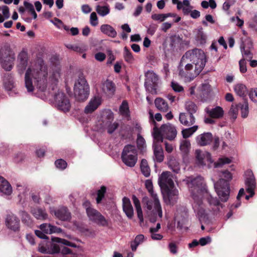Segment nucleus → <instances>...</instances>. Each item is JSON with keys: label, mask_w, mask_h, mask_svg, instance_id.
Instances as JSON below:
<instances>
[{"label": "nucleus", "mask_w": 257, "mask_h": 257, "mask_svg": "<svg viewBox=\"0 0 257 257\" xmlns=\"http://www.w3.org/2000/svg\"><path fill=\"white\" fill-rule=\"evenodd\" d=\"M191 193V196L194 200L193 207L198 215L202 217L206 214L205 210L202 207V199L206 197L212 211L215 213L219 211L221 205L219 201L215 198H213L208 192L204 178L201 176H197L192 178L188 177L184 180Z\"/></svg>", "instance_id": "obj_1"}, {"label": "nucleus", "mask_w": 257, "mask_h": 257, "mask_svg": "<svg viewBox=\"0 0 257 257\" xmlns=\"http://www.w3.org/2000/svg\"><path fill=\"white\" fill-rule=\"evenodd\" d=\"M18 70L20 74L25 73V84L28 92H33L35 84L40 89H43L47 83V65H18Z\"/></svg>", "instance_id": "obj_2"}, {"label": "nucleus", "mask_w": 257, "mask_h": 257, "mask_svg": "<svg viewBox=\"0 0 257 257\" xmlns=\"http://www.w3.org/2000/svg\"><path fill=\"white\" fill-rule=\"evenodd\" d=\"M145 186L152 199L149 200L148 197L143 198L146 213L150 221L154 222L158 218L162 217V207L158 195L153 190L152 182L150 180H146Z\"/></svg>", "instance_id": "obj_3"}, {"label": "nucleus", "mask_w": 257, "mask_h": 257, "mask_svg": "<svg viewBox=\"0 0 257 257\" xmlns=\"http://www.w3.org/2000/svg\"><path fill=\"white\" fill-rule=\"evenodd\" d=\"M219 180L215 182L214 178H212L214 182V189L221 201H226L229 196L230 189L229 181L232 179L231 174L228 171L221 172L219 174Z\"/></svg>", "instance_id": "obj_4"}, {"label": "nucleus", "mask_w": 257, "mask_h": 257, "mask_svg": "<svg viewBox=\"0 0 257 257\" xmlns=\"http://www.w3.org/2000/svg\"><path fill=\"white\" fill-rule=\"evenodd\" d=\"M177 134L176 127L171 123L163 124L160 129L155 126L152 132L154 140L160 142H163V137L170 141L173 140L176 137Z\"/></svg>", "instance_id": "obj_5"}, {"label": "nucleus", "mask_w": 257, "mask_h": 257, "mask_svg": "<svg viewBox=\"0 0 257 257\" xmlns=\"http://www.w3.org/2000/svg\"><path fill=\"white\" fill-rule=\"evenodd\" d=\"M207 57L204 52L199 49L195 48L187 51L182 56L180 64L187 63V64H205Z\"/></svg>", "instance_id": "obj_6"}, {"label": "nucleus", "mask_w": 257, "mask_h": 257, "mask_svg": "<svg viewBox=\"0 0 257 257\" xmlns=\"http://www.w3.org/2000/svg\"><path fill=\"white\" fill-rule=\"evenodd\" d=\"M74 93L75 98L79 101H83L88 97L89 87L83 77H79L75 83Z\"/></svg>", "instance_id": "obj_7"}, {"label": "nucleus", "mask_w": 257, "mask_h": 257, "mask_svg": "<svg viewBox=\"0 0 257 257\" xmlns=\"http://www.w3.org/2000/svg\"><path fill=\"white\" fill-rule=\"evenodd\" d=\"M123 163L126 166L133 167L137 161V150L134 145H126L123 148L121 154Z\"/></svg>", "instance_id": "obj_8"}, {"label": "nucleus", "mask_w": 257, "mask_h": 257, "mask_svg": "<svg viewBox=\"0 0 257 257\" xmlns=\"http://www.w3.org/2000/svg\"><path fill=\"white\" fill-rule=\"evenodd\" d=\"M203 65H179V75L190 81L197 76L203 70Z\"/></svg>", "instance_id": "obj_9"}, {"label": "nucleus", "mask_w": 257, "mask_h": 257, "mask_svg": "<svg viewBox=\"0 0 257 257\" xmlns=\"http://www.w3.org/2000/svg\"><path fill=\"white\" fill-rule=\"evenodd\" d=\"M145 86L147 91L151 93H156L159 82L158 76L153 71H148L145 73Z\"/></svg>", "instance_id": "obj_10"}, {"label": "nucleus", "mask_w": 257, "mask_h": 257, "mask_svg": "<svg viewBox=\"0 0 257 257\" xmlns=\"http://www.w3.org/2000/svg\"><path fill=\"white\" fill-rule=\"evenodd\" d=\"M57 243H60L73 247H77V245L75 243L71 242L68 240L58 237H55L52 238V241L49 243V245H51L50 248L43 250V253L53 254L59 252L61 249L59 245Z\"/></svg>", "instance_id": "obj_11"}, {"label": "nucleus", "mask_w": 257, "mask_h": 257, "mask_svg": "<svg viewBox=\"0 0 257 257\" xmlns=\"http://www.w3.org/2000/svg\"><path fill=\"white\" fill-rule=\"evenodd\" d=\"M55 103L59 110L67 112L70 110L71 104L68 97L61 91H58L54 96Z\"/></svg>", "instance_id": "obj_12"}, {"label": "nucleus", "mask_w": 257, "mask_h": 257, "mask_svg": "<svg viewBox=\"0 0 257 257\" xmlns=\"http://www.w3.org/2000/svg\"><path fill=\"white\" fill-rule=\"evenodd\" d=\"M87 215L89 220L97 225L103 227L108 225V221L99 212L95 209L87 211Z\"/></svg>", "instance_id": "obj_13"}, {"label": "nucleus", "mask_w": 257, "mask_h": 257, "mask_svg": "<svg viewBox=\"0 0 257 257\" xmlns=\"http://www.w3.org/2000/svg\"><path fill=\"white\" fill-rule=\"evenodd\" d=\"M245 184L246 186V191L249 194V195H246L245 198L248 200L254 195V190L256 187L255 178L253 173L250 170H247L245 173Z\"/></svg>", "instance_id": "obj_14"}, {"label": "nucleus", "mask_w": 257, "mask_h": 257, "mask_svg": "<svg viewBox=\"0 0 257 257\" xmlns=\"http://www.w3.org/2000/svg\"><path fill=\"white\" fill-rule=\"evenodd\" d=\"M196 164L200 167L206 165L207 162L212 163L211 154L206 151H202L197 149L195 152Z\"/></svg>", "instance_id": "obj_15"}, {"label": "nucleus", "mask_w": 257, "mask_h": 257, "mask_svg": "<svg viewBox=\"0 0 257 257\" xmlns=\"http://www.w3.org/2000/svg\"><path fill=\"white\" fill-rule=\"evenodd\" d=\"M158 182L160 187L164 190L174 187L173 176L170 172H163L159 178Z\"/></svg>", "instance_id": "obj_16"}, {"label": "nucleus", "mask_w": 257, "mask_h": 257, "mask_svg": "<svg viewBox=\"0 0 257 257\" xmlns=\"http://www.w3.org/2000/svg\"><path fill=\"white\" fill-rule=\"evenodd\" d=\"M5 224L9 229L14 232H17L20 230V219L16 215L13 213L8 214L6 215Z\"/></svg>", "instance_id": "obj_17"}, {"label": "nucleus", "mask_w": 257, "mask_h": 257, "mask_svg": "<svg viewBox=\"0 0 257 257\" xmlns=\"http://www.w3.org/2000/svg\"><path fill=\"white\" fill-rule=\"evenodd\" d=\"M113 120V113L109 110H105L102 112L97 125L99 129H104Z\"/></svg>", "instance_id": "obj_18"}, {"label": "nucleus", "mask_w": 257, "mask_h": 257, "mask_svg": "<svg viewBox=\"0 0 257 257\" xmlns=\"http://www.w3.org/2000/svg\"><path fill=\"white\" fill-rule=\"evenodd\" d=\"M165 194H164V199L167 204H174L176 203L178 196V191L174 187L164 190Z\"/></svg>", "instance_id": "obj_19"}, {"label": "nucleus", "mask_w": 257, "mask_h": 257, "mask_svg": "<svg viewBox=\"0 0 257 257\" xmlns=\"http://www.w3.org/2000/svg\"><path fill=\"white\" fill-rule=\"evenodd\" d=\"M213 135L211 133H204L197 136L195 141L197 145L200 147H204L210 145L213 141Z\"/></svg>", "instance_id": "obj_20"}, {"label": "nucleus", "mask_w": 257, "mask_h": 257, "mask_svg": "<svg viewBox=\"0 0 257 257\" xmlns=\"http://www.w3.org/2000/svg\"><path fill=\"white\" fill-rule=\"evenodd\" d=\"M15 58L12 54L9 46H4L0 49V60L2 62L11 63L14 60Z\"/></svg>", "instance_id": "obj_21"}, {"label": "nucleus", "mask_w": 257, "mask_h": 257, "mask_svg": "<svg viewBox=\"0 0 257 257\" xmlns=\"http://www.w3.org/2000/svg\"><path fill=\"white\" fill-rule=\"evenodd\" d=\"M50 212L54 213L55 216L61 220H68L71 218L70 213L65 207H62L57 210L51 208Z\"/></svg>", "instance_id": "obj_22"}, {"label": "nucleus", "mask_w": 257, "mask_h": 257, "mask_svg": "<svg viewBox=\"0 0 257 257\" xmlns=\"http://www.w3.org/2000/svg\"><path fill=\"white\" fill-rule=\"evenodd\" d=\"M101 103V98L99 97H94L91 98L84 109L86 114L92 113L95 111Z\"/></svg>", "instance_id": "obj_23"}, {"label": "nucleus", "mask_w": 257, "mask_h": 257, "mask_svg": "<svg viewBox=\"0 0 257 257\" xmlns=\"http://www.w3.org/2000/svg\"><path fill=\"white\" fill-rule=\"evenodd\" d=\"M205 111L210 117L215 119L221 118L224 114L223 108L219 106L212 108H205Z\"/></svg>", "instance_id": "obj_24"}, {"label": "nucleus", "mask_w": 257, "mask_h": 257, "mask_svg": "<svg viewBox=\"0 0 257 257\" xmlns=\"http://www.w3.org/2000/svg\"><path fill=\"white\" fill-rule=\"evenodd\" d=\"M179 121L184 125L191 126L194 123L195 118L191 114L181 112L179 114Z\"/></svg>", "instance_id": "obj_25"}, {"label": "nucleus", "mask_w": 257, "mask_h": 257, "mask_svg": "<svg viewBox=\"0 0 257 257\" xmlns=\"http://www.w3.org/2000/svg\"><path fill=\"white\" fill-rule=\"evenodd\" d=\"M160 141H155L154 140L153 149L154 160L157 162L161 163L164 160L163 151L161 146L157 144Z\"/></svg>", "instance_id": "obj_26"}, {"label": "nucleus", "mask_w": 257, "mask_h": 257, "mask_svg": "<svg viewBox=\"0 0 257 257\" xmlns=\"http://www.w3.org/2000/svg\"><path fill=\"white\" fill-rule=\"evenodd\" d=\"M123 211L126 216L129 219L133 218L134 216V209L131 204L130 200L126 197H123L122 199Z\"/></svg>", "instance_id": "obj_27"}, {"label": "nucleus", "mask_w": 257, "mask_h": 257, "mask_svg": "<svg viewBox=\"0 0 257 257\" xmlns=\"http://www.w3.org/2000/svg\"><path fill=\"white\" fill-rule=\"evenodd\" d=\"M12 192V188L10 184L3 177L0 176V195L4 194L10 195Z\"/></svg>", "instance_id": "obj_28"}, {"label": "nucleus", "mask_w": 257, "mask_h": 257, "mask_svg": "<svg viewBox=\"0 0 257 257\" xmlns=\"http://www.w3.org/2000/svg\"><path fill=\"white\" fill-rule=\"evenodd\" d=\"M101 88L103 93L108 96L113 95L115 90L114 84L109 80H106L102 83Z\"/></svg>", "instance_id": "obj_29"}, {"label": "nucleus", "mask_w": 257, "mask_h": 257, "mask_svg": "<svg viewBox=\"0 0 257 257\" xmlns=\"http://www.w3.org/2000/svg\"><path fill=\"white\" fill-rule=\"evenodd\" d=\"M40 229L46 234L60 233L62 231L60 228L52 225L48 223H43L41 224L40 225Z\"/></svg>", "instance_id": "obj_30"}, {"label": "nucleus", "mask_w": 257, "mask_h": 257, "mask_svg": "<svg viewBox=\"0 0 257 257\" xmlns=\"http://www.w3.org/2000/svg\"><path fill=\"white\" fill-rule=\"evenodd\" d=\"M31 212L37 219L44 220L48 218V215L45 209L36 207L32 209Z\"/></svg>", "instance_id": "obj_31"}, {"label": "nucleus", "mask_w": 257, "mask_h": 257, "mask_svg": "<svg viewBox=\"0 0 257 257\" xmlns=\"http://www.w3.org/2000/svg\"><path fill=\"white\" fill-rule=\"evenodd\" d=\"M100 29L102 33L110 38H114L116 37L117 35V32L115 30L109 25H102Z\"/></svg>", "instance_id": "obj_32"}, {"label": "nucleus", "mask_w": 257, "mask_h": 257, "mask_svg": "<svg viewBox=\"0 0 257 257\" xmlns=\"http://www.w3.org/2000/svg\"><path fill=\"white\" fill-rule=\"evenodd\" d=\"M132 200L136 208L138 217L140 220V223H143L144 222V218L140 202L136 196H133Z\"/></svg>", "instance_id": "obj_33"}, {"label": "nucleus", "mask_w": 257, "mask_h": 257, "mask_svg": "<svg viewBox=\"0 0 257 257\" xmlns=\"http://www.w3.org/2000/svg\"><path fill=\"white\" fill-rule=\"evenodd\" d=\"M233 89L235 93L240 96L244 97L247 94V89L246 86L241 83L235 84L233 86Z\"/></svg>", "instance_id": "obj_34"}, {"label": "nucleus", "mask_w": 257, "mask_h": 257, "mask_svg": "<svg viewBox=\"0 0 257 257\" xmlns=\"http://www.w3.org/2000/svg\"><path fill=\"white\" fill-rule=\"evenodd\" d=\"M156 107L160 111L167 112L169 110V107L167 102L161 98H157L155 100Z\"/></svg>", "instance_id": "obj_35"}, {"label": "nucleus", "mask_w": 257, "mask_h": 257, "mask_svg": "<svg viewBox=\"0 0 257 257\" xmlns=\"http://www.w3.org/2000/svg\"><path fill=\"white\" fill-rule=\"evenodd\" d=\"M187 218V212L184 210L182 211L177 210L175 214V220L178 225H182L186 221Z\"/></svg>", "instance_id": "obj_36"}, {"label": "nucleus", "mask_w": 257, "mask_h": 257, "mask_svg": "<svg viewBox=\"0 0 257 257\" xmlns=\"http://www.w3.org/2000/svg\"><path fill=\"white\" fill-rule=\"evenodd\" d=\"M51 69L52 72H50V79L52 82L55 83L58 81L60 77V70L57 65H53Z\"/></svg>", "instance_id": "obj_37"}, {"label": "nucleus", "mask_w": 257, "mask_h": 257, "mask_svg": "<svg viewBox=\"0 0 257 257\" xmlns=\"http://www.w3.org/2000/svg\"><path fill=\"white\" fill-rule=\"evenodd\" d=\"M169 168L175 173H178L180 170L178 161L174 157H170L168 162Z\"/></svg>", "instance_id": "obj_38"}, {"label": "nucleus", "mask_w": 257, "mask_h": 257, "mask_svg": "<svg viewBox=\"0 0 257 257\" xmlns=\"http://www.w3.org/2000/svg\"><path fill=\"white\" fill-rule=\"evenodd\" d=\"M145 239V236L143 234L138 235L134 240L131 242V247L133 251H136L139 245L143 243Z\"/></svg>", "instance_id": "obj_39"}, {"label": "nucleus", "mask_w": 257, "mask_h": 257, "mask_svg": "<svg viewBox=\"0 0 257 257\" xmlns=\"http://www.w3.org/2000/svg\"><path fill=\"white\" fill-rule=\"evenodd\" d=\"M196 40L201 45H204L206 43L207 36L203 31L202 28L198 30L197 33L195 36Z\"/></svg>", "instance_id": "obj_40"}, {"label": "nucleus", "mask_w": 257, "mask_h": 257, "mask_svg": "<svg viewBox=\"0 0 257 257\" xmlns=\"http://www.w3.org/2000/svg\"><path fill=\"white\" fill-rule=\"evenodd\" d=\"M191 148L190 141L188 139H183L180 142V150L184 153L187 154Z\"/></svg>", "instance_id": "obj_41"}, {"label": "nucleus", "mask_w": 257, "mask_h": 257, "mask_svg": "<svg viewBox=\"0 0 257 257\" xmlns=\"http://www.w3.org/2000/svg\"><path fill=\"white\" fill-rule=\"evenodd\" d=\"M240 48L241 49L242 53L244 58L239 60V64H245L246 63V60H247L248 59H250L252 58V54L250 51V48Z\"/></svg>", "instance_id": "obj_42"}, {"label": "nucleus", "mask_w": 257, "mask_h": 257, "mask_svg": "<svg viewBox=\"0 0 257 257\" xmlns=\"http://www.w3.org/2000/svg\"><path fill=\"white\" fill-rule=\"evenodd\" d=\"M198 125H194L187 128L183 129L181 133L184 139H187L191 137L198 129Z\"/></svg>", "instance_id": "obj_43"}, {"label": "nucleus", "mask_w": 257, "mask_h": 257, "mask_svg": "<svg viewBox=\"0 0 257 257\" xmlns=\"http://www.w3.org/2000/svg\"><path fill=\"white\" fill-rule=\"evenodd\" d=\"M185 108L188 113L193 115V113L197 111L198 107L194 102L187 101L185 104Z\"/></svg>", "instance_id": "obj_44"}, {"label": "nucleus", "mask_w": 257, "mask_h": 257, "mask_svg": "<svg viewBox=\"0 0 257 257\" xmlns=\"http://www.w3.org/2000/svg\"><path fill=\"white\" fill-rule=\"evenodd\" d=\"M140 167L143 175L146 177H149L150 175V169L147 160L145 159L142 160Z\"/></svg>", "instance_id": "obj_45"}, {"label": "nucleus", "mask_w": 257, "mask_h": 257, "mask_svg": "<svg viewBox=\"0 0 257 257\" xmlns=\"http://www.w3.org/2000/svg\"><path fill=\"white\" fill-rule=\"evenodd\" d=\"M4 85L5 89L8 91H12L14 90L15 87L14 81L13 78H9L4 80Z\"/></svg>", "instance_id": "obj_46"}, {"label": "nucleus", "mask_w": 257, "mask_h": 257, "mask_svg": "<svg viewBox=\"0 0 257 257\" xmlns=\"http://www.w3.org/2000/svg\"><path fill=\"white\" fill-rule=\"evenodd\" d=\"M22 222L27 225L30 226L32 224V219L30 215L25 211H21L20 213Z\"/></svg>", "instance_id": "obj_47"}, {"label": "nucleus", "mask_w": 257, "mask_h": 257, "mask_svg": "<svg viewBox=\"0 0 257 257\" xmlns=\"http://www.w3.org/2000/svg\"><path fill=\"white\" fill-rule=\"evenodd\" d=\"M238 108H240L241 110V116L243 118H245L248 114V104L247 101H244L242 104H238Z\"/></svg>", "instance_id": "obj_48"}, {"label": "nucleus", "mask_w": 257, "mask_h": 257, "mask_svg": "<svg viewBox=\"0 0 257 257\" xmlns=\"http://www.w3.org/2000/svg\"><path fill=\"white\" fill-rule=\"evenodd\" d=\"M96 11L97 13L101 16H105L107 15L110 12L108 6H97L96 7Z\"/></svg>", "instance_id": "obj_49"}, {"label": "nucleus", "mask_w": 257, "mask_h": 257, "mask_svg": "<svg viewBox=\"0 0 257 257\" xmlns=\"http://www.w3.org/2000/svg\"><path fill=\"white\" fill-rule=\"evenodd\" d=\"M241 40L240 48H246L248 49L252 47V43L250 38L248 37H242L241 38Z\"/></svg>", "instance_id": "obj_50"}, {"label": "nucleus", "mask_w": 257, "mask_h": 257, "mask_svg": "<svg viewBox=\"0 0 257 257\" xmlns=\"http://www.w3.org/2000/svg\"><path fill=\"white\" fill-rule=\"evenodd\" d=\"M238 110V105H232L228 112L229 115L233 120L237 118Z\"/></svg>", "instance_id": "obj_51"}, {"label": "nucleus", "mask_w": 257, "mask_h": 257, "mask_svg": "<svg viewBox=\"0 0 257 257\" xmlns=\"http://www.w3.org/2000/svg\"><path fill=\"white\" fill-rule=\"evenodd\" d=\"M231 162V160L228 158L223 157L220 158L218 159L217 162L214 163V167L215 168H219L221 167L223 165L225 164H229Z\"/></svg>", "instance_id": "obj_52"}, {"label": "nucleus", "mask_w": 257, "mask_h": 257, "mask_svg": "<svg viewBox=\"0 0 257 257\" xmlns=\"http://www.w3.org/2000/svg\"><path fill=\"white\" fill-rule=\"evenodd\" d=\"M18 60L20 61V64H27L28 63V54L24 51H21L18 55Z\"/></svg>", "instance_id": "obj_53"}, {"label": "nucleus", "mask_w": 257, "mask_h": 257, "mask_svg": "<svg viewBox=\"0 0 257 257\" xmlns=\"http://www.w3.org/2000/svg\"><path fill=\"white\" fill-rule=\"evenodd\" d=\"M124 58L127 63H131L133 62L134 58L132 53L126 47H125L124 48Z\"/></svg>", "instance_id": "obj_54"}, {"label": "nucleus", "mask_w": 257, "mask_h": 257, "mask_svg": "<svg viewBox=\"0 0 257 257\" xmlns=\"http://www.w3.org/2000/svg\"><path fill=\"white\" fill-rule=\"evenodd\" d=\"M120 113L124 115H127L128 113V103L126 101H123L119 107Z\"/></svg>", "instance_id": "obj_55"}, {"label": "nucleus", "mask_w": 257, "mask_h": 257, "mask_svg": "<svg viewBox=\"0 0 257 257\" xmlns=\"http://www.w3.org/2000/svg\"><path fill=\"white\" fill-rule=\"evenodd\" d=\"M51 242L50 241L47 240H43L42 242H41L38 247V250L43 253L42 251L44 250H46L47 248H50L51 245H49V243Z\"/></svg>", "instance_id": "obj_56"}, {"label": "nucleus", "mask_w": 257, "mask_h": 257, "mask_svg": "<svg viewBox=\"0 0 257 257\" xmlns=\"http://www.w3.org/2000/svg\"><path fill=\"white\" fill-rule=\"evenodd\" d=\"M105 192L106 188L104 186H102L100 189L98 190L97 197L96 198V202L97 203H99L101 202L104 197Z\"/></svg>", "instance_id": "obj_57"}, {"label": "nucleus", "mask_w": 257, "mask_h": 257, "mask_svg": "<svg viewBox=\"0 0 257 257\" xmlns=\"http://www.w3.org/2000/svg\"><path fill=\"white\" fill-rule=\"evenodd\" d=\"M171 87L173 90L176 92H181L184 90L183 87L178 83L175 81L171 82Z\"/></svg>", "instance_id": "obj_58"}, {"label": "nucleus", "mask_w": 257, "mask_h": 257, "mask_svg": "<svg viewBox=\"0 0 257 257\" xmlns=\"http://www.w3.org/2000/svg\"><path fill=\"white\" fill-rule=\"evenodd\" d=\"M118 124L117 122H110V123L106 125L105 128L107 130V132L109 134H112L118 127Z\"/></svg>", "instance_id": "obj_59"}, {"label": "nucleus", "mask_w": 257, "mask_h": 257, "mask_svg": "<svg viewBox=\"0 0 257 257\" xmlns=\"http://www.w3.org/2000/svg\"><path fill=\"white\" fill-rule=\"evenodd\" d=\"M106 55L107 56V61L106 64H111L113 61L115 59V57L111 50H108L106 51Z\"/></svg>", "instance_id": "obj_60"}, {"label": "nucleus", "mask_w": 257, "mask_h": 257, "mask_svg": "<svg viewBox=\"0 0 257 257\" xmlns=\"http://www.w3.org/2000/svg\"><path fill=\"white\" fill-rule=\"evenodd\" d=\"M55 165L57 168L63 170L66 168L67 163L64 160L59 159L55 161Z\"/></svg>", "instance_id": "obj_61"}, {"label": "nucleus", "mask_w": 257, "mask_h": 257, "mask_svg": "<svg viewBox=\"0 0 257 257\" xmlns=\"http://www.w3.org/2000/svg\"><path fill=\"white\" fill-rule=\"evenodd\" d=\"M151 18L155 21H159L162 22L165 21L166 19V17H165V14H153L151 16Z\"/></svg>", "instance_id": "obj_62"}, {"label": "nucleus", "mask_w": 257, "mask_h": 257, "mask_svg": "<svg viewBox=\"0 0 257 257\" xmlns=\"http://www.w3.org/2000/svg\"><path fill=\"white\" fill-rule=\"evenodd\" d=\"M90 23L92 26H96L98 24V18L96 14L93 12L90 15Z\"/></svg>", "instance_id": "obj_63"}, {"label": "nucleus", "mask_w": 257, "mask_h": 257, "mask_svg": "<svg viewBox=\"0 0 257 257\" xmlns=\"http://www.w3.org/2000/svg\"><path fill=\"white\" fill-rule=\"evenodd\" d=\"M158 28V25L155 24H152L149 26V27L148 29L147 33L152 36L153 35L155 32L156 31Z\"/></svg>", "instance_id": "obj_64"}]
</instances>
